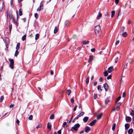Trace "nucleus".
I'll use <instances>...</instances> for the list:
<instances>
[{
  "instance_id": "f03ea898",
  "label": "nucleus",
  "mask_w": 134,
  "mask_h": 134,
  "mask_svg": "<svg viewBox=\"0 0 134 134\" xmlns=\"http://www.w3.org/2000/svg\"><path fill=\"white\" fill-rule=\"evenodd\" d=\"M80 125L79 124H75L71 129L70 130L73 132H75L78 130V129L80 127Z\"/></svg>"
},
{
  "instance_id": "bb28decb",
  "label": "nucleus",
  "mask_w": 134,
  "mask_h": 134,
  "mask_svg": "<svg viewBox=\"0 0 134 134\" xmlns=\"http://www.w3.org/2000/svg\"><path fill=\"white\" fill-rule=\"evenodd\" d=\"M84 112H81L78 115V116H79L80 117L81 116H82L84 114Z\"/></svg>"
},
{
  "instance_id": "393cba45",
  "label": "nucleus",
  "mask_w": 134,
  "mask_h": 134,
  "mask_svg": "<svg viewBox=\"0 0 134 134\" xmlns=\"http://www.w3.org/2000/svg\"><path fill=\"white\" fill-rule=\"evenodd\" d=\"M102 14L100 13H99L97 16V19H99V17H100L102 16Z\"/></svg>"
},
{
  "instance_id": "0eeeda50",
  "label": "nucleus",
  "mask_w": 134,
  "mask_h": 134,
  "mask_svg": "<svg viewBox=\"0 0 134 134\" xmlns=\"http://www.w3.org/2000/svg\"><path fill=\"white\" fill-rule=\"evenodd\" d=\"M90 130L91 129L90 127L88 126H86L85 128V132L87 133H88Z\"/></svg>"
},
{
  "instance_id": "39448f33",
  "label": "nucleus",
  "mask_w": 134,
  "mask_h": 134,
  "mask_svg": "<svg viewBox=\"0 0 134 134\" xmlns=\"http://www.w3.org/2000/svg\"><path fill=\"white\" fill-rule=\"evenodd\" d=\"M43 5L42 3H41L40 4V6L37 9V11H40L41 10L43 9Z\"/></svg>"
},
{
  "instance_id": "6ab92c4d",
  "label": "nucleus",
  "mask_w": 134,
  "mask_h": 134,
  "mask_svg": "<svg viewBox=\"0 0 134 134\" xmlns=\"http://www.w3.org/2000/svg\"><path fill=\"white\" fill-rule=\"evenodd\" d=\"M110 101V100L108 98H107L105 101V103L106 104H107Z\"/></svg>"
},
{
  "instance_id": "e433bc0d",
  "label": "nucleus",
  "mask_w": 134,
  "mask_h": 134,
  "mask_svg": "<svg viewBox=\"0 0 134 134\" xmlns=\"http://www.w3.org/2000/svg\"><path fill=\"white\" fill-rule=\"evenodd\" d=\"M104 76H106L108 75V73L107 71H105L104 72Z\"/></svg>"
},
{
  "instance_id": "09e8293b",
  "label": "nucleus",
  "mask_w": 134,
  "mask_h": 134,
  "mask_svg": "<svg viewBox=\"0 0 134 134\" xmlns=\"http://www.w3.org/2000/svg\"><path fill=\"white\" fill-rule=\"evenodd\" d=\"M126 96V93L124 92L123 93V94H122V97H124Z\"/></svg>"
},
{
  "instance_id": "6e6d98bb",
  "label": "nucleus",
  "mask_w": 134,
  "mask_h": 134,
  "mask_svg": "<svg viewBox=\"0 0 134 134\" xmlns=\"http://www.w3.org/2000/svg\"><path fill=\"white\" fill-rule=\"evenodd\" d=\"M103 80V79L102 77L100 78L99 79V80L100 82H102Z\"/></svg>"
},
{
  "instance_id": "2f4dec72",
  "label": "nucleus",
  "mask_w": 134,
  "mask_h": 134,
  "mask_svg": "<svg viewBox=\"0 0 134 134\" xmlns=\"http://www.w3.org/2000/svg\"><path fill=\"white\" fill-rule=\"evenodd\" d=\"M42 124L41 123H39L37 126L36 127V128L38 129L41 127L42 126Z\"/></svg>"
},
{
  "instance_id": "ea45409f",
  "label": "nucleus",
  "mask_w": 134,
  "mask_h": 134,
  "mask_svg": "<svg viewBox=\"0 0 134 134\" xmlns=\"http://www.w3.org/2000/svg\"><path fill=\"white\" fill-rule=\"evenodd\" d=\"M68 94L69 95L71 93V91L70 90H67Z\"/></svg>"
},
{
  "instance_id": "f704fd0d",
  "label": "nucleus",
  "mask_w": 134,
  "mask_h": 134,
  "mask_svg": "<svg viewBox=\"0 0 134 134\" xmlns=\"http://www.w3.org/2000/svg\"><path fill=\"white\" fill-rule=\"evenodd\" d=\"M130 114L133 117L134 116V111L133 110H131V112L130 113Z\"/></svg>"
},
{
  "instance_id": "4be33fe9",
  "label": "nucleus",
  "mask_w": 134,
  "mask_h": 134,
  "mask_svg": "<svg viewBox=\"0 0 134 134\" xmlns=\"http://www.w3.org/2000/svg\"><path fill=\"white\" fill-rule=\"evenodd\" d=\"M26 35H24L22 37V38H21L22 40L23 41L25 40L26 38Z\"/></svg>"
},
{
  "instance_id": "5fc2aeb1",
  "label": "nucleus",
  "mask_w": 134,
  "mask_h": 134,
  "mask_svg": "<svg viewBox=\"0 0 134 134\" xmlns=\"http://www.w3.org/2000/svg\"><path fill=\"white\" fill-rule=\"evenodd\" d=\"M67 124V123L66 122H64L63 124V126H65Z\"/></svg>"
},
{
  "instance_id": "a878e982",
  "label": "nucleus",
  "mask_w": 134,
  "mask_h": 134,
  "mask_svg": "<svg viewBox=\"0 0 134 134\" xmlns=\"http://www.w3.org/2000/svg\"><path fill=\"white\" fill-rule=\"evenodd\" d=\"M122 36L125 37L127 35V34L126 32H125L122 34Z\"/></svg>"
},
{
  "instance_id": "1a4fd4ad",
  "label": "nucleus",
  "mask_w": 134,
  "mask_h": 134,
  "mask_svg": "<svg viewBox=\"0 0 134 134\" xmlns=\"http://www.w3.org/2000/svg\"><path fill=\"white\" fill-rule=\"evenodd\" d=\"M103 86L105 91H107L108 89V84L105 83L103 85Z\"/></svg>"
},
{
  "instance_id": "a18cd8bd",
  "label": "nucleus",
  "mask_w": 134,
  "mask_h": 134,
  "mask_svg": "<svg viewBox=\"0 0 134 134\" xmlns=\"http://www.w3.org/2000/svg\"><path fill=\"white\" fill-rule=\"evenodd\" d=\"M70 101H71V102L72 104H74V99L73 98H72L71 99Z\"/></svg>"
},
{
  "instance_id": "69168bd1",
  "label": "nucleus",
  "mask_w": 134,
  "mask_h": 134,
  "mask_svg": "<svg viewBox=\"0 0 134 134\" xmlns=\"http://www.w3.org/2000/svg\"><path fill=\"white\" fill-rule=\"evenodd\" d=\"M16 122L17 123V124L18 125L19 124V121L17 119L16 120Z\"/></svg>"
},
{
  "instance_id": "e2e57ef3",
  "label": "nucleus",
  "mask_w": 134,
  "mask_h": 134,
  "mask_svg": "<svg viewBox=\"0 0 134 134\" xmlns=\"http://www.w3.org/2000/svg\"><path fill=\"white\" fill-rule=\"evenodd\" d=\"M13 19V21L15 23H16V21L15 20L14 18H12Z\"/></svg>"
},
{
  "instance_id": "f257e3e1",
  "label": "nucleus",
  "mask_w": 134,
  "mask_h": 134,
  "mask_svg": "<svg viewBox=\"0 0 134 134\" xmlns=\"http://www.w3.org/2000/svg\"><path fill=\"white\" fill-rule=\"evenodd\" d=\"M94 30L96 36L98 37L100 36L102 33V31L100 29V26L99 25L96 26L95 27Z\"/></svg>"
},
{
  "instance_id": "b1692460",
  "label": "nucleus",
  "mask_w": 134,
  "mask_h": 134,
  "mask_svg": "<svg viewBox=\"0 0 134 134\" xmlns=\"http://www.w3.org/2000/svg\"><path fill=\"white\" fill-rule=\"evenodd\" d=\"M115 12L114 11H113L111 12V17L112 18H113V17L114 16V15H115Z\"/></svg>"
},
{
  "instance_id": "7ed1b4c3",
  "label": "nucleus",
  "mask_w": 134,
  "mask_h": 134,
  "mask_svg": "<svg viewBox=\"0 0 134 134\" xmlns=\"http://www.w3.org/2000/svg\"><path fill=\"white\" fill-rule=\"evenodd\" d=\"M7 15L8 20L9 19H11L13 18V15L12 12L10 11L9 12L8 11H7Z\"/></svg>"
},
{
  "instance_id": "de8ad7c7",
  "label": "nucleus",
  "mask_w": 134,
  "mask_h": 134,
  "mask_svg": "<svg viewBox=\"0 0 134 134\" xmlns=\"http://www.w3.org/2000/svg\"><path fill=\"white\" fill-rule=\"evenodd\" d=\"M111 75H109L107 76V79L109 80L111 78Z\"/></svg>"
},
{
  "instance_id": "412c9836",
  "label": "nucleus",
  "mask_w": 134,
  "mask_h": 134,
  "mask_svg": "<svg viewBox=\"0 0 134 134\" xmlns=\"http://www.w3.org/2000/svg\"><path fill=\"white\" fill-rule=\"evenodd\" d=\"M70 23V22L69 21H66L65 22V25L66 26H68L69 25Z\"/></svg>"
},
{
  "instance_id": "052dcab7",
  "label": "nucleus",
  "mask_w": 134,
  "mask_h": 134,
  "mask_svg": "<svg viewBox=\"0 0 134 134\" xmlns=\"http://www.w3.org/2000/svg\"><path fill=\"white\" fill-rule=\"evenodd\" d=\"M77 106L76 105L75 107L74 108V111H75L76 110V108H77Z\"/></svg>"
},
{
  "instance_id": "ddd939ff",
  "label": "nucleus",
  "mask_w": 134,
  "mask_h": 134,
  "mask_svg": "<svg viewBox=\"0 0 134 134\" xmlns=\"http://www.w3.org/2000/svg\"><path fill=\"white\" fill-rule=\"evenodd\" d=\"M51 125L50 123L48 122L47 125V128L48 129H49V131L51 130Z\"/></svg>"
},
{
  "instance_id": "cd10ccee",
  "label": "nucleus",
  "mask_w": 134,
  "mask_h": 134,
  "mask_svg": "<svg viewBox=\"0 0 134 134\" xmlns=\"http://www.w3.org/2000/svg\"><path fill=\"white\" fill-rule=\"evenodd\" d=\"M39 35L38 34H36L35 35V39L36 40H37L38 39V38L39 37Z\"/></svg>"
},
{
  "instance_id": "338daca9",
  "label": "nucleus",
  "mask_w": 134,
  "mask_h": 134,
  "mask_svg": "<svg viewBox=\"0 0 134 134\" xmlns=\"http://www.w3.org/2000/svg\"><path fill=\"white\" fill-rule=\"evenodd\" d=\"M120 13H121V10H119L118 12V16L119 15V14Z\"/></svg>"
},
{
  "instance_id": "680f3d73",
  "label": "nucleus",
  "mask_w": 134,
  "mask_h": 134,
  "mask_svg": "<svg viewBox=\"0 0 134 134\" xmlns=\"http://www.w3.org/2000/svg\"><path fill=\"white\" fill-rule=\"evenodd\" d=\"M131 22V21H130V20H128V24H130Z\"/></svg>"
},
{
  "instance_id": "13d9d810",
  "label": "nucleus",
  "mask_w": 134,
  "mask_h": 134,
  "mask_svg": "<svg viewBox=\"0 0 134 134\" xmlns=\"http://www.w3.org/2000/svg\"><path fill=\"white\" fill-rule=\"evenodd\" d=\"M97 82H94L93 83V85L94 86H95L97 84Z\"/></svg>"
},
{
  "instance_id": "58836bf2",
  "label": "nucleus",
  "mask_w": 134,
  "mask_h": 134,
  "mask_svg": "<svg viewBox=\"0 0 134 134\" xmlns=\"http://www.w3.org/2000/svg\"><path fill=\"white\" fill-rule=\"evenodd\" d=\"M4 99V97L3 96H2L1 97L0 102H2Z\"/></svg>"
},
{
  "instance_id": "4c0bfd02",
  "label": "nucleus",
  "mask_w": 134,
  "mask_h": 134,
  "mask_svg": "<svg viewBox=\"0 0 134 134\" xmlns=\"http://www.w3.org/2000/svg\"><path fill=\"white\" fill-rule=\"evenodd\" d=\"M35 17L36 19H37L38 18V15L37 13H36L35 14Z\"/></svg>"
},
{
  "instance_id": "5701e85b",
  "label": "nucleus",
  "mask_w": 134,
  "mask_h": 134,
  "mask_svg": "<svg viewBox=\"0 0 134 134\" xmlns=\"http://www.w3.org/2000/svg\"><path fill=\"white\" fill-rule=\"evenodd\" d=\"M19 15L20 16L22 15V10L21 9H19Z\"/></svg>"
},
{
  "instance_id": "4d7b16f0",
  "label": "nucleus",
  "mask_w": 134,
  "mask_h": 134,
  "mask_svg": "<svg viewBox=\"0 0 134 134\" xmlns=\"http://www.w3.org/2000/svg\"><path fill=\"white\" fill-rule=\"evenodd\" d=\"M119 108H120L119 106V105H118L116 107V109H117V110H119Z\"/></svg>"
},
{
  "instance_id": "72a5a7b5",
  "label": "nucleus",
  "mask_w": 134,
  "mask_h": 134,
  "mask_svg": "<svg viewBox=\"0 0 134 134\" xmlns=\"http://www.w3.org/2000/svg\"><path fill=\"white\" fill-rule=\"evenodd\" d=\"M97 89L98 90H100V91H101L102 90V89L101 88V86L100 85H98L97 87Z\"/></svg>"
},
{
  "instance_id": "20e7f679",
  "label": "nucleus",
  "mask_w": 134,
  "mask_h": 134,
  "mask_svg": "<svg viewBox=\"0 0 134 134\" xmlns=\"http://www.w3.org/2000/svg\"><path fill=\"white\" fill-rule=\"evenodd\" d=\"M9 60L10 62V64L9 65V67L12 69H13L14 68V61L13 59H9Z\"/></svg>"
},
{
  "instance_id": "8fccbe9b",
  "label": "nucleus",
  "mask_w": 134,
  "mask_h": 134,
  "mask_svg": "<svg viewBox=\"0 0 134 134\" xmlns=\"http://www.w3.org/2000/svg\"><path fill=\"white\" fill-rule=\"evenodd\" d=\"M119 2V0H115V2L116 4H117Z\"/></svg>"
},
{
  "instance_id": "aec40b11",
  "label": "nucleus",
  "mask_w": 134,
  "mask_h": 134,
  "mask_svg": "<svg viewBox=\"0 0 134 134\" xmlns=\"http://www.w3.org/2000/svg\"><path fill=\"white\" fill-rule=\"evenodd\" d=\"M58 29L57 27H55L54 31V34H56L58 32Z\"/></svg>"
},
{
  "instance_id": "0e129e2a",
  "label": "nucleus",
  "mask_w": 134,
  "mask_h": 134,
  "mask_svg": "<svg viewBox=\"0 0 134 134\" xmlns=\"http://www.w3.org/2000/svg\"><path fill=\"white\" fill-rule=\"evenodd\" d=\"M9 107L10 108H12L14 107V105L13 104H11L10 105Z\"/></svg>"
},
{
  "instance_id": "a211bd4d",
  "label": "nucleus",
  "mask_w": 134,
  "mask_h": 134,
  "mask_svg": "<svg viewBox=\"0 0 134 134\" xmlns=\"http://www.w3.org/2000/svg\"><path fill=\"white\" fill-rule=\"evenodd\" d=\"M20 45V44L19 43H17L16 46V50H18L20 48L19 46Z\"/></svg>"
},
{
  "instance_id": "9d476101",
  "label": "nucleus",
  "mask_w": 134,
  "mask_h": 134,
  "mask_svg": "<svg viewBox=\"0 0 134 134\" xmlns=\"http://www.w3.org/2000/svg\"><path fill=\"white\" fill-rule=\"evenodd\" d=\"M93 59V56L92 55H90L89 56L88 62L90 63H91Z\"/></svg>"
},
{
  "instance_id": "37998d69",
  "label": "nucleus",
  "mask_w": 134,
  "mask_h": 134,
  "mask_svg": "<svg viewBox=\"0 0 134 134\" xmlns=\"http://www.w3.org/2000/svg\"><path fill=\"white\" fill-rule=\"evenodd\" d=\"M89 78L88 77L86 79V83L88 84L89 82Z\"/></svg>"
},
{
  "instance_id": "f3484780",
  "label": "nucleus",
  "mask_w": 134,
  "mask_h": 134,
  "mask_svg": "<svg viewBox=\"0 0 134 134\" xmlns=\"http://www.w3.org/2000/svg\"><path fill=\"white\" fill-rule=\"evenodd\" d=\"M125 129L127 130L130 127V125L128 124H126L125 125Z\"/></svg>"
},
{
  "instance_id": "2eb2a0df",
  "label": "nucleus",
  "mask_w": 134,
  "mask_h": 134,
  "mask_svg": "<svg viewBox=\"0 0 134 134\" xmlns=\"http://www.w3.org/2000/svg\"><path fill=\"white\" fill-rule=\"evenodd\" d=\"M4 7V3H2V5L1 7H0V11L1 12H2L3 10V8Z\"/></svg>"
},
{
  "instance_id": "bf43d9fd",
  "label": "nucleus",
  "mask_w": 134,
  "mask_h": 134,
  "mask_svg": "<svg viewBox=\"0 0 134 134\" xmlns=\"http://www.w3.org/2000/svg\"><path fill=\"white\" fill-rule=\"evenodd\" d=\"M83 44H86L88 42L84 41L83 42Z\"/></svg>"
},
{
  "instance_id": "864d4df0",
  "label": "nucleus",
  "mask_w": 134,
  "mask_h": 134,
  "mask_svg": "<svg viewBox=\"0 0 134 134\" xmlns=\"http://www.w3.org/2000/svg\"><path fill=\"white\" fill-rule=\"evenodd\" d=\"M80 117L79 116H78V115L76 117V118H75L74 119V120H77V119L79 118Z\"/></svg>"
},
{
  "instance_id": "f8f14e48",
  "label": "nucleus",
  "mask_w": 134,
  "mask_h": 134,
  "mask_svg": "<svg viewBox=\"0 0 134 134\" xmlns=\"http://www.w3.org/2000/svg\"><path fill=\"white\" fill-rule=\"evenodd\" d=\"M113 70V68L111 67H109L108 69V71L109 73H111Z\"/></svg>"
},
{
  "instance_id": "49530a36",
  "label": "nucleus",
  "mask_w": 134,
  "mask_h": 134,
  "mask_svg": "<svg viewBox=\"0 0 134 134\" xmlns=\"http://www.w3.org/2000/svg\"><path fill=\"white\" fill-rule=\"evenodd\" d=\"M73 117V115H72L71 116V118H70V120L68 122V124H69L70 123L72 120V118Z\"/></svg>"
},
{
  "instance_id": "9b49d317",
  "label": "nucleus",
  "mask_w": 134,
  "mask_h": 134,
  "mask_svg": "<svg viewBox=\"0 0 134 134\" xmlns=\"http://www.w3.org/2000/svg\"><path fill=\"white\" fill-rule=\"evenodd\" d=\"M89 119V118L88 117L85 116L84 117L83 119V120L84 123L86 122Z\"/></svg>"
},
{
  "instance_id": "6e6552de",
  "label": "nucleus",
  "mask_w": 134,
  "mask_h": 134,
  "mask_svg": "<svg viewBox=\"0 0 134 134\" xmlns=\"http://www.w3.org/2000/svg\"><path fill=\"white\" fill-rule=\"evenodd\" d=\"M125 119L126 122H130L131 121V118L129 116H127L126 117Z\"/></svg>"
},
{
  "instance_id": "7c9ffc66",
  "label": "nucleus",
  "mask_w": 134,
  "mask_h": 134,
  "mask_svg": "<svg viewBox=\"0 0 134 134\" xmlns=\"http://www.w3.org/2000/svg\"><path fill=\"white\" fill-rule=\"evenodd\" d=\"M115 126L116 124H114L113 125L112 129L113 131L114 130L115 128Z\"/></svg>"
},
{
  "instance_id": "a19ab883",
  "label": "nucleus",
  "mask_w": 134,
  "mask_h": 134,
  "mask_svg": "<svg viewBox=\"0 0 134 134\" xmlns=\"http://www.w3.org/2000/svg\"><path fill=\"white\" fill-rule=\"evenodd\" d=\"M33 116L32 115H30L29 117V119L30 120H32V119Z\"/></svg>"
},
{
  "instance_id": "3c124183",
  "label": "nucleus",
  "mask_w": 134,
  "mask_h": 134,
  "mask_svg": "<svg viewBox=\"0 0 134 134\" xmlns=\"http://www.w3.org/2000/svg\"><path fill=\"white\" fill-rule=\"evenodd\" d=\"M95 49L94 48H93L91 49V51L92 52H94L95 51Z\"/></svg>"
},
{
  "instance_id": "4468645a",
  "label": "nucleus",
  "mask_w": 134,
  "mask_h": 134,
  "mask_svg": "<svg viewBox=\"0 0 134 134\" xmlns=\"http://www.w3.org/2000/svg\"><path fill=\"white\" fill-rule=\"evenodd\" d=\"M102 115V113H101L99 114L97 116V118L98 119H100Z\"/></svg>"
},
{
  "instance_id": "774afa93",
  "label": "nucleus",
  "mask_w": 134,
  "mask_h": 134,
  "mask_svg": "<svg viewBox=\"0 0 134 134\" xmlns=\"http://www.w3.org/2000/svg\"><path fill=\"white\" fill-rule=\"evenodd\" d=\"M51 74L52 75L53 74V72L52 70H51Z\"/></svg>"
},
{
  "instance_id": "c9c22d12",
  "label": "nucleus",
  "mask_w": 134,
  "mask_h": 134,
  "mask_svg": "<svg viewBox=\"0 0 134 134\" xmlns=\"http://www.w3.org/2000/svg\"><path fill=\"white\" fill-rule=\"evenodd\" d=\"M54 115L53 114H51L50 116V119H53L54 118Z\"/></svg>"
},
{
  "instance_id": "603ef678",
  "label": "nucleus",
  "mask_w": 134,
  "mask_h": 134,
  "mask_svg": "<svg viewBox=\"0 0 134 134\" xmlns=\"http://www.w3.org/2000/svg\"><path fill=\"white\" fill-rule=\"evenodd\" d=\"M57 133L58 134H61V130H59L58 132Z\"/></svg>"
},
{
  "instance_id": "c85d7f7f",
  "label": "nucleus",
  "mask_w": 134,
  "mask_h": 134,
  "mask_svg": "<svg viewBox=\"0 0 134 134\" xmlns=\"http://www.w3.org/2000/svg\"><path fill=\"white\" fill-rule=\"evenodd\" d=\"M121 98V97L120 96L119 97L116 99L115 102L116 103H117L119 101L120 99Z\"/></svg>"
},
{
  "instance_id": "dca6fc26",
  "label": "nucleus",
  "mask_w": 134,
  "mask_h": 134,
  "mask_svg": "<svg viewBox=\"0 0 134 134\" xmlns=\"http://www.w3.org/2000/svg\"><path fill=\"white\" fill-rule=\"evenodd\" d=\"M133 132V130L132 129H131L128 131V132L129 134H131Z\"/></svg>"
},
{
  "instance_id": "473e14b6",
  "label": "nucleus",
  "mask_w": 134,
  "mask_h": 134,
  "mask_svg": "<svg viewBox=\"0 0 134 134\" xmlns=\"http://www.w3.org/2000/svg\"><path fill=\"white\" fill-rule=\"evenodd\" d=\"M125 29V27H121L120 30V32H123L124 31V29Z\"/></svg>"
},
{
  "instance_id": "c03bdc74",
  "label": "nucleus",
  "mask_w": 134,
  "mask_h": 134,
  "mask_svg": "<svg viewBox=\"0 0 134 134\" xmlns=\"http://www.w3.org/2000/svg\"><path fill=\"white\" fill-rule=\"evenodd\" d=\"M120 42V41L119 40H118L117 41L116 43H115V45L116 46L118 45L119 44V43Z\"/></svg>"
},
{
  "instance_id": "79ce46f5",
  "label": "nucleus",
  "mask_w": 134,
  "mask_h": 134,
  "mask_svg": "<svg viewBox=\"0 0 134 134\" xmlns=\"http://www.w3.org/2000/svg\"><path fill=\"white\" fill-rule=\"evenodd\" d=\"M94 99H96L97 97V95L96 94H94Z\"/></svg>"
},
{
  "instance_id": "423d86ee",
  "label": "nucleus",
  "mask_w": 134,
  "mask_h": 134,
  "mask_svg": "<svg viewBox=\"0 0 134 134\" xmlns=\"http://www.w3.org/2000/svg\"><path fill=\"white\" fill-rule=\"evenodd\" d=\"M97 121V120H96L95 119L93 120L90 123L89 125L91 126H93L95 124Z\"/></svg>"
},
{
  "instance_id": "c756f323",
  "label": "nucleus",
  "mask_w": 134,
  "mask_h": 134,
  "mask_svg": "<svg viewBox=\"0 0 134 134\" xmlns=\"http://www.w3.org/2000/svg\"><path fill=\"white\" fill-rule=\"evenodd\" d=\"M19 53V52L18 50H16L15 51V53L14 54L15 56H17Z\"/></svg>"
}]
</instances>
